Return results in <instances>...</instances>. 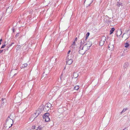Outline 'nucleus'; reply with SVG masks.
I'll use <instances>...</instances> for the list:
<instances>
[{
	"instance_id": "nucleus-1",
	"label": "nucleus",
	"mask_w": 130,
	"mask_h": 130,
	"mask_svg": "<svg viewBox=\"0 0 130 130\" xmlns=\"http://www.w3.org/2000/svg\"><path fill=\"white\" fill-rule=\"evenodd\" d=\"M13 122V120L10 118L9 116H8L6 119V124L9 128H10L12 125Z\"/></svg>"
},
{
	"instance_id": "nucleus-2",
	"label": "nucleus",
	"mask_w": 130,
	"mask_h": 130,
	"mask_svg": "<svg viewBox=\"0 0 130 130\" xmlns=\"http://www.w3.org/2000/svg\"><path fill=\"white\" fill-rule=\"evenodd\" d=\"M73 55L72 54L71 55L70 58L69 57V55H67L66 61L67 64L70 65L73 62V60L72 59L73 58Z\"/></svg>"
},
{
	"instance_id": "nucleus-3",
	"label": "nucleus",
	"mask_w": 130,
	"mask_h": 130,
	"mask_svg": "<svg viewBox=\"0 0 130 130\" xmlns=\"http://www.w3.org/2000/svg\"><path fill=\"white\" fill-rule=\"evenodd\" d=\"M19 95L20 97L19 98L18 97H15L14 99L15 102V103H19L20 102L21 100V98L22 96V93L21 92H20L18 94Z\"/></svg>"
},
{
	"instance_id": "nucleus-4",
	"label": "nucleus",
	"mask_w": 130,
	"mask_h": 130,
	"mask_svg": "<svg viewBox=\"0 0 130 130\" xmlns=\"http://www.w3.org/2000/svg\"><path fill=\"white\" fill-rule=\"evenodd\" d=\"M50 114L48 113H46L44 114L43 117L45 121L46 122H48L50 121V118L49 117Z\"/></svg>"
},
{
	"instance_id": "nucleus-5",
	"label": "nucleus",
	"mask_w": 130,
	"mask_h": 130,
	"mask_svg": "<svg viewBox=\"0 0 130 130\" xmlns=\"http://www.w3.org/2000/svg\"><path fill=\"white\" fill-rule=\"evenodd\" d=\"M51 106V104L49 103H48L45 105L44 106L43 108V110L44 111H48L50 108Z\"/></svg>"
},
{
	"instance_id": "nucleus-6",
	"label": "nucleus",
	"mask_w": 130,
	"mask_h": 130,
	"mask_svg": "<svg viewBox=\"0 0 130 130\" xmlns=\"http://www.w3.org/2000/svg\"><path fill=\"white\" fill-rule=\"evenodd\" d=\"M106 37L103 36L102 37L101 40L99 43L100 45L101 46H103L106 40Z\"/></svg>"
},
{
	"instance_id": "nucleus-7",
	"label": "nucleus",
	"mask_w": 130,
	"mask_h": 130,
	"mask_svg": "<svg viewBox=\"0 0 130 130\" xmlns=\"http://www.w3.org/2000/svg\"><path fill=\"white\" fill-rule=\"evenodd\" d=\"M86 51L82 47L80 46L79 51V53L83 55L86 52Z\"/></svg>"
},
{
	"instance_id": "nucleus-8",
	"label": "nucleus",
	"mask_w": 130,
	"mask_h": 130,
	"mask_svg": "<svg viewBox=\"0 0 130 130\" xmlns=\"http://www.w3.org/2000/svg\"><path fill=\"white\" fill-rule=\"evenodd\" d=\"M42 111V110L40 108L38 109L36 111V112L35 113V114L36 116L35 117L36 118L37 116L40 114Z\"/></svg>"
},
{
	"instance_id": "nucleus-9",
	"label": "nucleus",
	"mask_w": 130,
	"mask_h": 130,
	"mask_svg": "<svg viewBox=\"0 0 130 130\" xmlns=\"http://www.w3.org/2000/svg\"><path fill=\"white\" fill-rule=\"evenodd\" d=\"M12 6H10L7 8L6 13L9 14L11 13L12 12Z\"/></svg>"
},
{
	"instance_id": "nucleus-10",
	"label": "nucleus",
	"mask_w": 130,
	"mask_h": 130,
	"mask_svg": "<svg viewBox=\"0 0 130 130\" xmlns=\"http://www.w3.org/2000/svg\"><path fill=\"white\" fill-rule=\"evenodd\" d=\"M17 73V69H12L11 71L10 74L11 75H13V76L15 75Z\"/></svg>"
},
{
	"instance_id": "nucleus-11",
	"label": "nucleus",
	"mask_w": 130,
	"mask_h": 130,
	"mask_svg": "<svg viewBox=\"0 0 130 130\" xmlns=\"http://www.w3.org/2000/svg\"><path fill=\"white\" fill-rule=\"evenodd\" d=\"M129 34L127 32L124 33L123 34V35L122 37V38H123V37H125V39H126L129 37Z\"/></svg>"
},
{
	"instance_id": "nucleus-12",
	"label": "nucleus",
	"mask_w": 130,
	"mask_h": 130,
	"mask_svg": "<svg viewBox=\"0 0 130 130\" xmlns=\"http://www.w3.org/2000/svg\"><path fill=\"white\" fill-rule=\"evenodd\" d=\"M108 48L109 50H112L114 48V46L113 45H111L110 44L108 45Z\"/></svg>"
},
{
	"instance_id": "nucleus-13",
	"label": "nucleus",
	"mask_w": 130,
	"mask_h": 130,
	"mask_svg": "<svg viewBox=\"0 0 130 130\" xmlns=\"http://www.w3.org/2000/svg\"><path fill=\"white\" fill-rule=\"evenodd\" d=\"M82 47L86 51L89 49V46H87V45L86 44H85L84 46H83Z\"/></svg>"
},
{
	"instance_id": "nucleus-14",
	"label": "nucleus",
	"mask_w": 130,
	"mask_h": 130,
	"mask_svg": "<svg viewBox=\"0 0 130 130\" xmlns=\"http://www.w3.org/2000/svg\"><path fill=\"white\" fill-rule=\"evenodd\" d=\"M122 34V31L121 30H118L117 32V37L119 36Z\"/></svg>"
},
{
	"instance_id": "nucleus-15",
	"label": "nucleus",
	"mask_w": 130,
	"mask_h": 130,
	"mask_svg": "<svg viewBox=\"0 0 130 130\" xmlns=\"http://www.w3.org/2000/svg\"><path fill=\"white\" fill-rule=\"evenodd\" d=\"M129 65V63L128 62H125L124 64V67L125 68H127Z\"/></svg>"
},
{
	"instance_id": "nucleus-16",
	"label": "nucleus",
	"mask_w": 130,
	"mask_h": 130,
	"mask_svg": "<svg viewBox=\"0 0 130 130\" xmlns=\"http://www.w3.org/2000/svg\"><path fill=\"white\" fill-rule=\"evenodd\" d=\"M85 44L87 45V46H89V48L92 45V44L91 42L88 41L87 42V43Z\"/></svg>"
},
{
	"instance_id": "nucleus-17",
	"label": "nucleus",
	"mask_w": 130,
	"mask_h": 130,
	"mask_svg": "<svg viewBox=\"0 0 130 130\" xmlns=\"http://www.w3.org/2000/svg\"><path fill=\"white\" fill-rule=\"evenodd\" d=\"M84 39H82L81 41V42L80 43V46L81 45V46H82H82L84 44Z\"/></svg>"
},
{
	"instance_id": "nucleus-18",
	"label": "nucleus",
	"mask_w": 130,
	"mask_h": 130,
	"mask_svg": "<svg viewBox=\"0 0 130 130\" xmlns=\"http://www.w3.org/2000/svg\"><path fill=\"white\" fill-rule=\"evenodd\" d=\"M78 76V74L77 73L74 72L73 73V77L76 78H77Z\"/></svg>"
},
{
	"instance_id": "nucleus-19",
	"label": "nucleus",
	"mask_w": 130,
	"mask_h": 130,
	"mask_svg": "<svg viewBox=\"0 0 130 130\" xmlns=\"http://www.w3.org/2000/svg\"><path fill=\"white\" fill-rule=\"evenodd\" d=\"M74 41L73 43L71 45V48H73V49H74V48L75 47V43Z\"/></svg>"
},
{
	"instance_id": "nucleus-20",
	"label": "nucleus",
	"mask_w": 130,
	"mask_h": 130,
	"mask_svg": "<svg viewBox=\"0 0 130 130\" xmlns=\"http://www.w3.org/2000/svg\"><path fill=\"white\" fill-rule=\"evenodd\" d=\"M129 46V44L128 43H125L124 46L125 47H128Z\"/></svg>"
},
{
	"instance_id": "nucleus-21",
	"label": "nucleus",
	"mask_w": 130,
	"mask_h": 130,
	"mask_svg": "<svg viewBox=\"0 0 130 130\" xmlns=\"http://www.w3.org/2000/svg\"><path fill=\"white\" fill-rule=\"evenodd\" d=\"M115 29L114 28H111V29L110 30V34H112L113 32L115 30Z\"/></svg>"
},
{
	"instance_id": "nucleus-22",
	"label": "nucleus",
	"mask_w": 130,
	"mask_h": 130,
	"mask_svg": "<svg viewBox=\"0 0 130 130\" xmlns=\"http://www.w3.org/2000/svg\"><path fill=\"white\" fill-rule=\"evenodd\" d=\"M42 129V126L40 125L38 126L36 130H41Z\"/></svg>"
},
{
	"instance_id": "nucleus-23",
	"label": "nucleus",
	"mask_w": 130,
	"mask_h": 130,
	"mask_svg": "<svg viewBox=\"0 0 130 130\" xmlns=\"http://www.w3.org/2000/svg\"><path fill=\"white\" fill-rule=\"evenodd\" d=\"M79 87L78 86H75L74 88V89L76 90H77L79 89Z\"/></svg>"
},
{
	"instance_id": "nucleus-24",
	"label": "nucleus",
	"mask_w": 130,
	"mask_h": 130,
	"mask_svg": "<svg viewBox=\"0 0 130 130\" xmlns=\"http://www.w3.org/2000/svg\"><path fill=\"white\" fill-rule=\"evenodd\" d=\"M27 64L26 63H25L22 65V67L24 68L26 67L27 66Z\"/></svg>"
},
{
	"instance_id": "nucleus-25",
	"label": "nucleus",
	"mask_w": 130,
	"mask_h": 130,
	"mask_svg": "<svg viewBox=\"0 0 130 130\" xmlns=\"http://www.w3.org/2000/svg\"><path fill=\"white\" fill-rule=\"evenodd\" d=\"M14 44V42H12V43H11V44H8L7 45V47L8 48H9V47H10L13 44Z\"/></svg>"
},
{
	"instance_id": "nucleus-26",
	"label": "nucleus",
	"mask_w": 130,
	"mask_h": 130,
	"mask_svg": "<svg viewBox=\"0 0 130 130\" xmlns=\"http://www.w3.org/2000/svg\"><path fill=\"white\" fill-rule=\"evenodd\" d=\"M21 48V46L20 45H18L17 46V47L16 49L17 50H19Z\"/></svg>"
},
{
	"instance_id": "nucleus-27",
	"label": "nucleus",
	"mask_w": 130,
	"mask_h": 130,
	"mask_svg": "<svg viewBox=\"0 0 130 130\" xmlns=\"http://www.w3.org/2000/svg\"><path fill=\"white\" fill-rule=\"evenodd\" d=\"M127 109H125V108L123 109V110L121 112V113L122 114V113L125 112L126 110H127Z\"/></svg>"
},
{
	"instance_id": "nucleus-28",
	"label": "nucleus",
	"mask_w": 130,
	"mask_h": 130,
	"mask_svg": "<svg viewBox=\"0 0 130 130\" xmlns=\"http://www.w3.org/2000/svg\"><path fill=\"white\" fill-rule=\"evenodd\" d=\"M88 37H87L86 36L85 37H84L83 38V39H84V40H87V39Z\"/></svg>"
},
{
	"instance_id": "nucleus-29",
	"label": "nucleus",
	"mask_w": 130,
	"mask_h": 130,
	"mask_svg": "<svg viewBox=\"0 0 130 130\" xmlns=\"http://www.w3.org/2000/svg\"><path fill=\"white\" fill-rule=\"evenodd\" d=\"M19 33H17L15 36L16 38H17L19 36Z\"/></svg>"
},
{
	"instance_id": "nucleus-30",
	"label": "nucleus",
	"mask_w": 130,
	"mask_h": 130,
	"mask_svg": "<svg viewBox=\"0 0 130 130\" xmlns=\"http://www.w3.org/2000/svg\"><path fill=\"white\" fill-rule=\"evenodd\" d=\"M5 45H6L5 44L3 45L1 47V48H4L5 46Z\"/></svg>"
},
{
	"instance_id": "nucleus-31",
	"label": "nucleus",
	"mask_w": 130,
	"mask_h": 130,
	"mask_svg": "<svg viewBox=\"0 0 130 130\" xmlns=\"http://www.w3.org/2000/svg\"><path fill=\"white\" fill-rule=\"evenodd\" d=\"M89 34H90V33L89 32H88L86 36L87 37H88L89 36Z\"/></svg>"
},
{
	"instance_id": "nucleus-32",
	"label": "nucleus",
	"mask_w": 130,
	"mask_h": 130,
	"mask_svg": "<svg viewBox=\"0 0 130 130\" xmlns=\"http://www.w3.org/2000/svg\"><path fill=\"white\" fill-rule=\"evenodd\" d=\"M20 92H18L17 94V96H16V97H19V98H20V96H19V94H18Z\"/></svg>"
},
{
	"instance_id": "nucleus-33",
	"label": "nucleus",
	"mask_w": 130,
	"mask_h": 130,
	"mask_svg": "<svg viewBox=\"0 0 130 130\" xmlns=\"http://www.w3.org/2000/svg\"><path fill=\"white\" fill-rule=\"evenodd\" d=\"M12 30L13 31V32H14V27L12 28Z\"/></svg>"
},
{
	"instance_id": "nucleus-34",
	"label": "nucleus",
	"mask_w": 130,
	"mask_h": 130,
	"mask_svg": "<svg viewBox=\"0 0 130 130\" xmlns=\"http://www.w3.org/2000/svg\"><path fill=\"white\" fill-rule=\"evenodd\" d=\"M120 5V4L119 3H117V6H118L119 7V5Z\"/></svg>"
},
{
	"instance_id": "nucleus-35",
	"label": "nucleus",
	"mask_w": 130,
	"mask_h": 130,
	"mask_svg": "<svg viewBox=\"0 0 130 130\" xmlns=\"http://www.w3.org/2000/svg\"><path fill=\"white\" fill-rule=\"evenodd\" d=\"M92 1H91V2L90 3V4H88V5L89 6H90L91 5V4L92 3Z\"/></svg>"
},
{
	"instance_id": "nucleus-36",
	"label": "nucleus",
	"mask_w": 130,
	"mask_h": 130,
	"mask_svg": "<svg viewBox=\"0 0 130 130\" xmlns=\"http://www.w3.org/2000/svg\"><path fill=\"white\" fill-rule=\"evenodd\" d=\"M4 98H2V103H4V102H3V101H4Z\"/></svg>"
},
{
	"instance_id": "nucleus-37",
	"label": "nucleus",
	"mask_w": 130,
	"mask_h": 130,
	"mask_svg": "<svg viewBox=\"0 0 130 130\" xmlns=\"http://www.w3.org/2000/svg\"><path fill=\"white\" fill-rule=\"evenodd\" d=\"M70 52H71V51L69 50L67 54H69L70 53Z\"/></svg>"
},
{
	"instance_id": "nucleus-38",
	"label": "nucleus",
	"mask_w": 130,
	"mask_h": 130,
	"mask_svg": "<svg viewBox=\"0 0 130 130\" xmlns=\"http://www.w3.org/2000/svg\"><path fill=\"white\" fill-rule=\"evenodd\" d=\"M77 38H76L75 39V40L74 41V42H75L77 40Z\"/></svg>"
},
{
	"instance_id": "nucleus-39",
	"label": "nucleus",
	"mask_w": 130,
	"mask_h": 130,
	"mask_svg": "<svg viewBox=\"0 0 130 130\" xmlns=\"http://www.w3.org/2000/svg\"><path fill=\"white\" fill-rule=\"evenodd\" d=\"M2 39H1L0 40V45L1 44V42L2 41Z\"/></svg>"
},
{
	"instance_id": "nucleus-40",
	"label": "nucleus",
	"mask_w": 130,
	"mask_h": 130,
	"mask_svg": "<svg viewBox=\"0 0 130 130\" xmlns=\"http://www.w3.org/2000/svg\"><path fill=\"white\" fill-rule=\"evenodd\" d=\"M3 51V50H0V54L2 53V52Z\"/></svg>"
},
{
	"instance_id": "nucleus-41",
	"label": "nucleus",
	"mask_w": 130,
	"mask_h": 130,
	"mask_svg": "<svg viewBox=\"0 0 130 130\" xmlns=\"http://www.w3.org/2000/svg\"><path fill=\"white\" fill-rule=\"evenodd\" d=\"M32 127L34 129H35V128L36 126H32Z\"/></svg>"
},
{
	"instance_id": "nucleus-42",
	"label": "nucleus",
	"mask_w": 130,
	"mask_h": 130,
	"mask_svg": "<svg viewBox=\"0 0 130 130\" xmlns=\"http://www.w3.org/2000/svg\"><path fill=\"white\" fill-rule=\"evenodd\" d=\"M61 77H60V78L61 80Z\"/></svg>"
},
{
	"instance_id": "nucleus-43",
	"label": "nucleus",
	"mask_w": 130,
	"mask_h": 130,
	"mask_svg": "<svg viewBox=\"0 0 130 130\" xmlns=\"http://www.w3.org/2000/svg\"><path fill=\"white\" fill-rule=\"evenodd\" d=\"M56 59H56H56H55V60H56Z\"/></svg>"
}]
</instances>
